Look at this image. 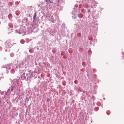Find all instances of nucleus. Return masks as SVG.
Masks as SVG:
<instances>
[{
	"label": "nucleus",
	"mask_w": 124,
	"mask_h": 124,
	"mask_svg": "<svg viewBox=\"0 0 124 124\" xmlns=\"http://www.w3.org/2000/svg\"><path fill=\"white\" fill-rule=\"evenodd\" d=\"M84 113H85V112Z\"/></svg>",
	"instance_id": "30"
},
{
	"label": "nucleus",
	"mask_w": 124,
	"mask_h": 124,
	"mask_svg": "<svg viewBox=\"0 0 124 124\" xmlns=\"http://www.w3.org/2000/svg\"><path fill=\"white\" fill-rule=\"evenodd\" d=\"M37 13L35 12L34 14L33 17V21H36L37 20Z\"/></svg>",
	"instance_id": "9"
},
{
	"label": "nucleus",
	"mask_w": 124,
	"mask_h": 124,
	"mask_svg": "<svg viewBox=\"0 0 124 124\" xmlns=\"http://www.w3.org/2000/svg\"><path fill=\"white\" fill-rule=\"evenodd\" d=\"M11 41H9L8 42H7L5 43V44L6 45V47L7 48H9L11 47L13 45L11 43Z\"/></svg>",
	"instance_id": "7"
},
{
	"label": "nucleus",
	"mask_w": 124,
	"mask_h": 124,
	"mask_svg": "<svg viewBox=\"0 0 124 124\" xmlns=\"http://www.w3.org/2000/svg\"><path fill=\"white\" fill-rule=\"evenodd\" d=\"M44 17L46 16V14L44 15Z\"/></svg>",
	"instance_id": "25"
},
{
	"label": "nucleus",
	"mask_w": 124,
	"mask_h": 124,
	"mask_svg": "<svg viewBox=\"0 0 124 124\" xmlns=\"http://www.w3.org/2000/svg\"><path fill=\"white\" fill-rule=\"evenodd\" d=\"M31 25L32 26V27H33L34 26V25L32 24H31Z\"/></svg>",
	"instance_id": "24"
},
{
	"label": "nucleus",
	"mask_w": 124,
	"mask_h": 124,
	"mask_svg": "<svg viewBox=\"0 0 124 124\" xmlns=\"http://www.w3.org/2000/svg\"><path fill=\"white\" fill-rule=\"evenodd\" d=\"M24 20H25V21L26 23H27L28 22V19L27 18L25 17L24 18Z\"/></svg>",
	"instance_id": "15"
},
{
	"label": "nucleus",
	"mask_w": 124,
	"mask_h": 124,
	"mask_svg": "<svg viewBox=\"0 0 124 124\" xmlns=\"http://www.w3.org/2000/svg\"><path fill=\"white\" fill-rule=\"evenodd\" d=\"M52 22L53 23H55V21L54 20V19L51 20Z\"/></svg>",
	"instance_id": "17"
},
{
	"label": "nucleus",
	"mask_w": 124,
	"mask_h": 124,
	"mask_svg": "<svg viewBox=\"0 0 124 124\" xmlns=\"http://www.w3.org/2000/svg\"><path fill=\"white\" fill-rule=\"evenodd\" d=\"M46 16L48 20H50V14L47 13L46 14Z\"/></svg>",
	"instance_id": "8"
},
{
	"label": "nucleus",
	"mask_w": 124,
	"mask_h": 124,
	"mask_svg": "<svg viewBox=\"0 0 124 124\" xmlns=\"http://www.w3.org/2000/svg\"><path fill=\"white\" fill-rule=\"evenodd\" d=\"M76 81H75V83Z\"/></svg>",
	"instance_id": "29"
},
{
	"label": "nucleus",
	"mask_w": 124,
	"mask_h": 124,
	"mask_svg": "<svg viewBox=\"0 0 124 124\" xmlns=\"http://www.w3.org/2000/svg\"><path fill=\"white\" fill-rule=\"evenodd\" d=\"M21 42L22 44H23L24 43V40H22L21 41Z\"/></svg>",
	"instance_id": "16"
},
{
	"label": "nucleus",
	"mask_w": 124,
	"mask_h": 124,
	"mask_svg": "<svg viewBox=\"0 0 124 124\" xmlns=\"http://www.w3.org/2000/svg\"><path fill=\"white\" fill-rule=\"evenodd\" d=\"M8 29L9 31L10 30H11V31H10L9 32H8V34H9L10 33H11L13 32V29H10V28H8Z\"/></svg>",
	"instance_id": "14"
},
{
	"label": "nucleus",
	"mask_w": 124,
	"mask_h": 124,
	"mask_svg": "<svg viewBox=\"0 0 124 124\" xmlns=\"http://www.w3.org/2000/svg\"><path fill=\"white\" fill-rule=\"evenodd\" d=\"M16 65L13 63H11L10 64L6 66L7 70V72L8 70H10L11 69H12L10 71L11 73L13 74L15 72V67ZM9 70H8V71Z\"/></svg>",
	"instance_id": "1"
},
{
	"label": "nucleus",
	"mask_w": 124,
	"mask_h": 124,
	"mask_svg": "<svg viewBox=\"0 0 124 124\" xmlns=\"http://www.w3.org/2000/svg\"><path fill=\"white\" fill-rule=\"evenodd\" d=\"M28 16L30 17H31L32 16H31V15L30 14H29V15H28Z\"/></svg>",
	"instance_id": "21"
},
{
	"label": "nucleus",
	"mask_w": 124,
	"mask_h": 124,
	"mask_svg": "<svg viewBox=\"0 0 124 124\" xmlns=\"http://www.w3.org/2000/svg\"><path fill=\"white\" fill-rule=\"evenodd\" d=\"M72 101V102H73V101Z\"/></svg>",
	"instance_id": "28"
},
{
	"label": "nucleus",
	"mask_w": 124,
	"mask_h": 124,
	"mask_svg": "<svg viewBox=\"0 0 124 124\" xmlns=\"http://www.w3.org/2000/svg\"><path fill=\"white\" fill-rule=\"evenodd\" d=\"M26 72H27V78H28L27 80H29V79L32 78L33 76L29 70H27L26 71Z\"/></svg>",
	"instance_id": "6"
},
{
	"label": "nucleus",
	"mask_w": 124,
	"mask_h": 124,
	"mask_svg": "<svg viewBox=\"0 0 124 124\" xmlns=\"http://www.w3.org/2000/svg\"><path fill=\"white\" fill-rule=\"evenodd\" d=\"M82 5H83L84 7H85V0H82Z\"/></svg>",
	"instance_id": "12"
},
{
	"label": "nucleus",
	"mask_w": 124,
	"mask_h": 124,
	"mask_svg": "<svg viewBox=\"0 0 124 124\" xmlns=\"http://www.w3.org/2000/svg\"><path fill=\"white\" fill-rule=\"evenodd\" d=\"M49 100H50V99H49V98H48L47 99V102H48V101Z\"/></svg>",
	"instance_id": "23"
},
{
	"label": "nucleus",
	"mask_w": 124,
	"mask_h": 124,
	"mask_svg": "<svg viewBox=\"0 0 124 124\" xmlns=\"http://www.w3.org/2000/svg\"><path fill=\"white\" fill-rule=\"evenodd\" d=\"M8 25L9 27V28H10V29H12V28H13V25L11 23H9L8 24Z\"/></svg>",
	"instance_id": "13"
},
{
	"label": "nucleus",
	"mask_w": 124,
	"mask_h": 124,
	"mask_svg": "<svg viewBox=\"0 0 124 124\" xmlns=\"http://www.w3.org/2000/svg\"><path fill=\"white\" fill-rule=\"evenodd\" d=\"M7 93L13 95H15L16 93L15 87L11 86L8 89Z\"/></svg>",
	"instance_id": "2"
},
{
	"label": "nucleus",
	"mask_w": 124,
	"mask_h": 124,
	"mask_svg": "<svg viewBox=\"0 0 124 124\" xmlns=\"http://www.w3.org/2000/svg\"><path fill=\"white\" fill-rule=\"evenodd\" d=\"M75 7L74 8V9H76V8H77L78 7V5L76 4L75 5Z\"/></svg>",
	"instance_id": "18"
},
{
	"label": "nucleus",
	"mask_w": 124,
	"mask_h": 124,
	"mask_svg": "<svg viewBox=\"0 0 124 124\" xmlns=\"http://www.w3.org/2000/svg\"><path fill=\"white\" fill-rule=\"evenodd\" d=\"M74 18L75 19H76V17H74Z\"/></svg>",
	"instance_id": "26"
},
{
	"label": "nucleus",
	"mask_w": 124,
	"mask_h": 124,
	"mask_svg": "<svg viewBox=\"0 0 124 124\" xmlns=\"http://www.w3.org/2000/svg\"><path fill=\"white\" fill-rule=\"evenodd\" d=\"M25 20H24V19H23L22 20V22H23V23H24V22H25Z\"/></svg>",
	"instance_id": "22"
},
{
	"label": "nucleus",
	"mask_w": 124,
	"mask_h": 124,
	"mask_svg": "<svg viewBox=\"0 0 124 124\" xmlns=\"http://www.w3.org/2000/svg\"><path fill=\"white\" fill-rule=\"evenodd\" d=\"M60 0H58V2H59V1H60Z\"/></svg>",
	"instance_id": "27"
},
{
	"label": "nucleus",
	"mask_w": 124,
	"mask_h": 124,
	"mask_svg": "<svg viewBox=\"0 0 124 124\" xmlns=\"http://www.w3.org/2000/svg\"><path fill=\"white\" fill-rule=\"evenodd\" d=\"M27 74L26 72H24L23 74L22 75L21 77L19 79L20 80L21 79L23 80H25L26 81L27 80V78H28L27 76Z\"/></svg>",
	"instance_id": "3"
},
{
	"label": "nucleus",
	"mask_w": 124,
	"mask_h": 124,
	"mask_svg": "<svg viewBox=\"0 0 124 124\" xmlns=\"http://www.w3.org/2000/svg\"><path fill=\"white\" fill-rule=\"evenodd\" d=\"M19 81V80L18 79H14L11 82V86L15 87V85L16 83L18 84Z\"/></svg>",
	"instance_id": "5"
},
{
	"label": "nucleus",
	"mask_w": 124,
	"mask_h": 124,
	"mask_svg": "<svg viewBox=\"0 0 124 124\" xmlns=\"http://www.w3.org/2000/svg\"><path fill=\"white\" fill-rule=\"evenodd\" d=\"M16 31L17 32H18L20 34L22 33H24V31H22L20 30H16Z\"/></svg>",
	"instance_id": "11"
},
{
	"label": "nucleus",
	"mask_w": 124,
	"mask_h": 124,
	"mask_svg": "<svg viewBox=\"0 0 124 124\" xmlns=\"http://www.w3.org/2000/svg\"><path fill=\"white\" fill-rule=\"evenodd\" d=\"M82 11V12L83 13H85V10H84V9L82 10L81 11Z\"/></svg>",
	"instance_id": "20"
},
{
	"label": "nucleus",
	"mask_w": 124,
	"mask_h": 124,
	"mask_svg": "<svg viewBox=\"0 0 124 124\" xmlns=\"http://www.w3.org/2000/svg\"><path fill=\"white\" fill-rule=\"evenodd\" d=\"M24 63L22 62L20 63L19 65V68H18V67L16 66V70L17 69H18L20 71L22 70L24 66Z\"/></svg>",
	"instance_id": "4"
},
{
	"label": "nucleus",
	"mask_w": 124,
	"mask_h": 124,
	"mask_svg": "<svg viewBox=\"0 0 124 124\" xmlns=\"http://www.w3.org/2000/svg\"><path fill=\"white\" fill-rule=\"evenodd\" d=\"M54 19L53 16H52L51 18H50V20H51Z\"/></svg>",
	"instance_id": "19"
},
{
	"label": "nucleus",
	"mask_w": 124,
	"mask_h": 124,
	"mask_svg": "<svg viewBox=\"0 0 124 124\" xmlns=\"http://www.w3.org/2000/svg\"><path fill=\"white\" fill-rule=\"evenodd\" d=\"M44 2H47L46 4H49L50 3H53V0H45Z\"/></svg>",
	"instance_id": "10"
}]
</instances>
